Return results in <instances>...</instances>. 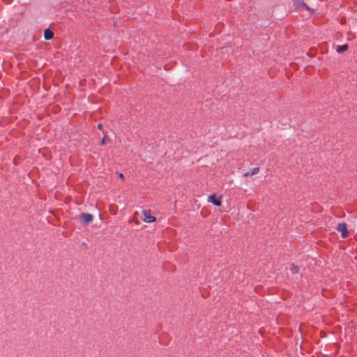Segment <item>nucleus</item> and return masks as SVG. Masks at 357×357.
I'll return each mask as SVG.
<instances>
[{"label": "nucleus", "mask_w": 357, "mask_h": 357, "mask_svg": "<svg viewBox=\"0 0 357 357\" xmlns=\"http://www.w3.org/2000/svg\"><path fill=\"white\" fill-rule=\"evenodd\" d=\"M259 172V167H255V168L252 169L251 172H245V173L243 174V176H244L245 177H248V176H249L255 175V174H257Z\"/></svg>", "instance_id": "obj_6"}, {"label": "nucleus", "mask_w": 357, "mask_h": 357, "mask_svg": "<svg viewBox=\"0 0 357 357\" xmlns=\"http://www.w3.org/2000/svg\"><path fill=\"white\" fill-rule=\"evenodd\" d=\"M119 177H120L121 178L123 179V178H124V175H123V174H121H121H119Z\"/></svg>", "instance_id": "obj_11"}, {"label": "nucleus", "mask_w": 357, "mask_h": 357, "mask_svg": "<svg viewBox=\"0 0 357 357\" xmlns=\"http://www.w3.org/2000/svg\"><path fill=\"white\" fill-rule=\"evenodd\" d=\"M100 144L101 145H105V137L101 140Z\"/></svg>", "instance_id": "obj_10"}, {"label": "nucleus", "mask_w": 357, "mask_h": 357, "mask_svg": "<svg viewBox=\"0 0 357 357\" xmlns=\"http://www.w3.org/2000/svg\"><path fill=\"white\" fill-rule=\"evenodd\" d=\"M79 217L83 220L84 223L89 224L93 220V215L91 213H82L79 214Z\"/></svg>", "instance_id": "obj_4"}, {"label": "nucleus", "mask_w": 357, "mask_h": 357, "mask_svg": "<svg viewBox=\"0 0 357 357\" xmlns=\"http://www.w3.org/2000/svg\"><path fill=\"white\" fill-rule=\"evenodd\" d=\"M291 271L293 274L298 273L299 271V267L295 265H291Z\"/></svg>", "instance_id": "obj_9"}, {"label": "nucleus", "mask_w": 357, "mask_h": 357, "mask_svg": "<svg viewBox=\"0 0 357 357\" xmlns=\"http://www.w3.org/2000/svg\"><path fill=\"white\" fill-rule=\"evenodd\" d=\"M295 4H296V8L298 9L309 10L308 6L303 2L298 1Z\"/></svg>", "instance_id": "obj_7"}, {"label": "nucleus", "mask_w": 357, "mask_h": 357, "mask_svg": "<svg viewBox=\"0 0 357 357\" xmlns=\"http://www.w3.org/2000/svg\"><path fill=\"white\" fill-rule=\"evenodd\" d=\"M337 230L340 232L342 238H347L349 235V231L347 225L344 222L339 223L337 227Z\"/></svg>", "instance_id": "obj_2"}, {"label": "nucleus", "mask_w": 357, "mask_h": 357, "mask_svg": "<svg viewBox=\"0 0 357 357\" xmlns=\"http://www.w3.org/2000/svg\"><path fill=\"white\" fill-rule=\"evenodd\" d=\"M98 128L100 130H101V129H102V124H98Z\"/></svg>", "instance_id": "obj_12"}, {"label": "nucleus", "mask_w": 357, "mask_h": 357, "mask_svg": "<svg viewBox=\"0 0 357 357\" xmlns=\"http://www.w3.org/2000/svg\"><path fill=\"white\" fill-rule=\"evenodd\" d=\"M208 202L213 203L214 205L217 206H221V197H217L215 194H213L210 195L208 198Z\"/></svg>", "instance_id": "obj_3"}, {"label": "nucleus", "mask_w": 357, "mask_h": 357, "mask_svg": "<svg viewBox=\"0 0 357 357\" xmlns=\"http://www.w3.org/2000/svg\"><path fill=\"white\" fill-rule=\"evenodd\" d=\"M53 37L54 33L50 29H46L44 31V38L45 40H51Z\"/></svg>", "instance_id": "obj_5"}, {"label": "nucleus", "mask_w": 357, "mask_h": 357, "mask_svg": "<svg viewBox=\"0 0 357 357\" xmlns=\"http://www.w3.org/2000/svg\"><path fill=\"white\" fill-rule=\"evenodd\" d=\"M141 219L146 223L153 222L156 220V218L151 215V210H143L142 211Z\"/></svg>", "instance_id": "obj_1"}, {"label": "nucleus", "mask_w": 357, "mask_h": 357, "mask_svg": "<svg viewBox=\"0 0 357 357\" xmlns=\"http://www.w3.org/2000/svg\"><path fill=\"white\" fill-rule=\"evenodd\" d=\"M347 49H348V45L347 44H345V45H343L337 46V48H336V51L338 53H342V52L346 51Z\"/></svg>", "instance_id": "obj_8"}]
</instances>
